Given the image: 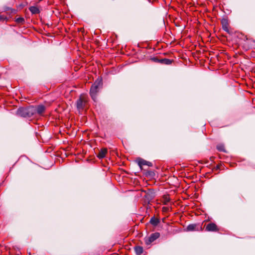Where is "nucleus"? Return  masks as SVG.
Segmentation results:
<instances>
[{
	"mask_svg": "<svg viewBox=\"0 0 255 255\" xmlns=\"http://www.w3.org/2000/svg\"><path fill=\"white\" fill-rule=\"evenodd\" d=\"M150 60L154 62L160 63L161 59H159L157 57H152Z\"/></svg>",
	"mask_w": 255,
	"mask_h": 255,
	"instance_id": "18",
	"label": "nucleus"
},
{
	"mask_svg": "<svg viewBox=\"0 0 255 255\" xmlns=\"http://www.w3.org/2000/svg\"><path fill=\"white\" fill-rule=\"evenodd\" d=\"M10 10L11 13L15 14L16 12V10L14 9H10Z\"/></svg>",
	"mask_w": 255,
	"mask_h": 255,
	"instance_id": "20",
	"label": "nucleus"
},
{
	"mask_svg": "<svg viewBox=\"0 0 255 255\" xmlns=\"http://www.w3.org/2000/svg\"><path fill=\"white\" fill-rule=\"evenodd\" d=\"M138 165L141 168L143 165H147L148 166H151L152 163L150 162L147 161L143 159L139 158L137 160Z\"/></svg>",
	"mask_w": 255,
	"mask_h": 255,
	"instance_id": "7",
	"label": "nucleus"
},
{
	"mask_svg": "<svg viewBox=\"0 0 255 255\" xmlns=\"http://www.w3.org/2000/svg\"><path fill=\"white\" fill-rule=\"evenodd\" d=\"M35 107H21L17 109L16 115L23 118H30L34 115Z\"/></svg>",
	"mask_w": 255,
	"mask_h": 255,
	"instance_id": "1",
	"label": "nucleus"
},
{
	"mask_svg": "<svg viewBox=\"0 0 255 255\" xmlns=\"http://www.w3.org/2000/svg\"><path fill=\"white\" fill-rule=\"evenodd\" d=\"M29 10L32 14H39L40 12V8L37 6H31L29 7Z\"/></svg>",
	"mask_w": 255,
	"mask_h": 255,
	"instance_id": "9",
	"label": "nucleus"
},
{
	"mask_svg": "<svg viewBox=\"0 0 255 255\" xmlns=\"http://www.w3.org/2000/svg\"><path fill=\"white\" fill-rule=\"evenodd\" d=\"M220 230L219 227L214 223L211 222L205 226V231L207 232H217Z\"/></svg>",
	"mask_w": 255,
	"mask_h": 255,
	"instance_id": "5",
	"label": "nucleus"
},
{
	"mask_svg": "<svg viewBox=\"0 0 255 255\" xmlns=\"http://www.w3.org/2000/svg\"><path fill=\"white\" fill-rule=\"evenodd\" d=\"M221 24L223 29L226 31L228 33L230 34L231 31L229 28L228 20L226 18L222 19L221 20Z\"/></svg>",
	"mask_w": 255,
	"mask_h": 255,
	"instance_id": "6",
	"label": "nucleus"
},
{
	"mask_svg": "<svg viewBox=\"0 0 255 255\" xmlns=\"http://www.w3.org/2000/svg\"><path fill=\"white\" fill-rule=\"evenodd\" d=\"M102 81L101 79H98L92 85L90 94L92 99L94 101L96 100L97 94L99 92V90L102 87Z\"/></svg>",
	"mask_w": 255,
	"mask_h": 255,
	"instance_id": "2",
	"label": "nucleus"
},
{
	"mask_svg": "<svg viewBox=\"0 0 255 255\" xmlns=\"http://www.w3.org/2000/svg\"><path fill=\"white\" fill-rule=\"evenodd\" d=\"M197 225L196 224H190L187 227V231H193L196 230Z\"/></svg>",
	"mask_w": 255,
	"mask_h": 255,
	"instance_id": "16",
	"label": "nucleus"
},
{
	"mask_svg": "<svg viewBox=\"0 0 255 255\" xmlns=\"http://www.w3.org/2000/svg\"><path fill=\"white\" fill-rule=\"evenodd\" d=\"M171 63L172 60L167 58L161 59L160 60V63L162 64L170 65L171 64Z\"/></svg>",
	"mask_w": 255,
	"mask_h": 255,
	"instance_id": "14",
	"label": "nucleus"
},
{
	"mask_svg": "<svg viewBox=\"0 0 255 255\" xmlns=\"http://www.w3.org/2000/svg\"><path fill=\"white\" fill-rule=\"evenodd\" d=\"M170 197L168 195H164L163 196L161 202L164 205H167L170 201Z\"/></svg>",
	"mask_w": 255,
	"mask_h": 255,
	"instance_id": "12",
	"label": "nucleus"
},
{
	"mask_svg": "<svg viewBox=\"0 0 255 255\" xmlns=\"http://www.w3.org/2000/svg\"><path fill=\"white\" fill-rule=\"evenodd\" d=\"M15 21L18 24L22 25L25 23V19L23 17H20L15 18Z\"/></svg>",
	"mask_w": 255,
	"mask_h": 255,
	"instance_id": "15",
	"label": "nucleus"
},
{
	"mask_svg": "<svg viewBox=\"0 0 255 255\" xmlns=\"http://www.w3.org/2000/svg\"><path fill=\"white\" fill-rule=\"evenodd\" d=\"M167 209H168V208L166 207H163L162 208V211H163V212L166 211L167 210Z\"/></svg>",
	"mask_w": 255,
	"mask_h": 255,
	"instance_id": "21",
	"label": "nucleus"
},
{
	"mask_svg": "<svg viewBox=\"0 0 255 255\" xmlns=\"http://www.w3.org/2000/svg\"><path fill=\"white\" fill-rule=\"evenodd\" d=\"M134 251L136 255H140L143 253V248L140 246H135Z\"/></svg>",
	"mask_w": 255,
	"mask_h": 255,
	"instance_id": "13",
	"label": "nucleus"
},
{
	"mask_svg": "<svg viewBox=\"0 0 255 255\" xmlns=\"http://www.w3.org/2000/svg\"><path fill=\"white\" fill-rule=\"evenodd\" d=\"M219 168H220V165H217V166H216V169H218Z\"/></svg>",
	"mask_w": 255,
	"mask_h": 255,
	"instance_id": "22",
	"label": "nucleus"
},
{
	"mask_svg": "<svg viewBox=\"0 0 255 255\" xmlns=\"http://www.w3.org/2000/svg\"><path fill=\"white\" fill-rule=\"evenodd\" d=\"M217 149L220 151H223V152H225L226 150H225V146L223 144H218L217 146Z\"/></svg>",
	"mask_w": 255,
	"mask_h": 255,
	"instance_id": "17",
	"label": "nucleus"
},
{
	"mask_svg": "<svg viewBox=\"0 0 255 255\" xmlns=\"http://www.w3.org/2000/svg\"><path fill=\"white\" fill-rule=\"evenodd\" d=\"M107 152H108V150L107 148H102L101 149V150L98 153V154L97 155V157L99 159H102L106 156Z\"/></svg>",
	"mask_w": 255,
	"mask_h": 255,
	"instance_id": "10",
	"label": "nucleus"
},
{
	"mask_svg": "<svg viewBox=\"0 0 255 255\" xmlns=\"http://www.w3.org/2000/svg\"><path fill=\"white\" fill-rule=\"evenodd\" d=\"M160 237L159 233H154L151 234L149 236L144 238V242L146 245H150L152 242L158 239Z\"/></svg>",
	"mask_w": 255,
	"mask_h": 255,
	"instance_id": "4",
	"label": "nucleus"
},
{
	"mask_svg": "<svg viewBox=\"0 0 255 255\" xmlns=\"http://www.w3.org/2000/svg\"><path fill=\"white\" fill-rule=\"evenodd\" d=\"M45 110V107L43 105H39L37 107H35L34 114L37 113L39 115H41Z\"/></svg>",
	"mask_w": 255,
	"mask_h": 255,
	"instance_id": "8",
	"label": "nucleus"
},
{
	"mask_svg": "<svg viewBox=\"0 0 255 255\" xmlns=\"http://www.w3.org/2000/svg\"><path fill=\"white\" fill-rule=\"evenodd\" d=\"M8 20V18L7 17V16L3 15H0V21H7Z\"/></svg>",
	"mask_w": 255,
	"mask_h": 255,
	"instance_id": "19",
	"label": "nucleus"
},
{
	"mask_svg": "<svg viewBox=\"0 0 255 255\" xmlns=\"http://www.w3.org/2000/svg\"><path fill=\"white\" fill-rule=\"evenodd\" d=\"M88 98L87 95L82 94L76 102V107L78 110L80 112L83 111L86 107Z\"/></svg>",
	"mask_w": 255,
	"mask_h": 255,
	"instance_id": "3",
	"label": "nucleus"
},
{
	"mask_svg": "<svg viewBox=\"0 0 255 255\" xmlns=\"http://www.w3.org/2000/svg\"><path fill=\"white\" fill-rule=\"evenodd\" d=\"M159 222V219L155 218L154 216L151 217L149 221V223L154 227L157 226Z\"/></svg>",
	"mask_w": 255,
	"mask_h": 255,
	"instance_id": "11",
	"label": "nucleus"
}]
</instances>
